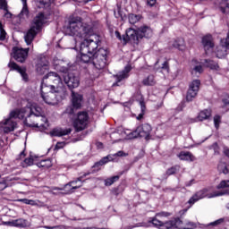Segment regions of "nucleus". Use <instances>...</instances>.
<instances>
[{
  "label": "nucleus",
  "mask_w": 229,
  "mask_h": 229,
  "mask_svg": "<svg viewBox=\"0 0 229 229\" xmlns=\"http://www.w3.org/2000/svg\"><path fill=\"white\" fill-rule=\"evenodd\" d=\"M42 114V107L37 104H29L26 107L16 109L11 112V117H18L22 119L25 126L35 128L38 115Z\"/></svg>",
  "instance_id": "f257e3e1"
},
{
  "label": "nucleus",
  "mask_w": 229,
  "mask_h": 229,
  "mask_svg": "<svg viewBox=\"0 0 229 229\" xmlns=\"http://www.w3.org/2000/svg\"><path fill=\"white\" fill-rule=\"evenodd\" d=\"M170 212H165V211H161L158 212L148 220V223H142V224H138L137 225H131L127 227L126 229H133L135 227L139 226H144L145 228H148V226H155V228L158 229H172V228H177V226H180L182 225V220L180 218H174L169 221L163 222L162 217H169L171 216Z\"/></svg>",
  "instance_id": "f03ea898"
},
{
  "label": "nucleus",
  "mask_w": 229,
  "mask_h": 229,
  "mask_svg": "<svg viewBox=\"0 0 229 229\" xmlns=\"http://www.w3.org/2000/svg\"><path fill=\"white\" fill-rule=\"evenodd\" d=\"M66 35L86 38L93 33L92 25L83 22V18L77 16L70 18L68 26L65 29Z\"/></svg>",
  "instance_id": "7ed1b4c3"
},
{
  "label": "nucleus",
  "mask_w": 229,
  "mask_h": 229,
  "mask_svg": "<svg viewBox=\"0 0 229 229\" xmlns=\"http://www.w3.org/2000/svg\"><path fill=\"white\" fill-rule=\"evenodd\" d=\"M84 40L81 43V60L84 64H89L92 60V56L98 53L96 49L99 47V36L90 34L86 38H82Z\"/></svg>",
  "instance_id": "20e7f679"
},
{
  "label": "nucleus",
  "mask_w": 229,
  "mask_h": 229,
  "mask_svg": "<svg viewBox=\"0 0 229 229\" xmlns=\"http://www.w3.org/2000/svg\"><path fill=\"white\" fill-rule=\"evenodd\" d=\"M47 84H41V98L47 105H58L62 99H64V94L65 90L56 89L55 85H50V90L47 92Z\"/></svg>",
  "instance_id": "39448f33"
},
{
  "label": "nucleus",
  "mask_w": 229,
  "mask_h": 229,
  "mask_svg": "<svg viewBox=\"0 0 229 229\" xmlns=\"http://www.w3.org/2000/svg\"><path fill=\"white\" fill-rule=\"evenodd\" d=\"M46 22V15L43 13H39L33 21L32 26L24 36V40L27 46H31V42L35 39L38 33L42 30V26Z\"/></svg>",
  "instance_id": "423d86ee"
},
{
  "label": "nucleus",
  "mask_w": 229,
  "mask_h": 229,
  "mask_svg": "<svg viewBox=\"0 0 229 229\" xmlns=\"http://www.w3.org/2000/svg\"><path fill=\"white\" fill-rule=\"evenodd\" d=\"M110 52L107 48H99L88 64H93L96 69L101 70L106 67L108 64V55Z\"/></svg>",
  "instance_id": "0eeeda50"
},
{
  "label": "nucleus",
  "mask_w": 229,
  "mask_h": 229,
  "mask_svg": "<svg viewBox=\"0 0 229 229\" xmlns=\"http://www.w3.org/2000/svg\"><path fill=\"white\" fill-rule=\"evenodd\" d=\"M151 131L153 128L149 123H143L136 128L135 131H131L130 130L123 131V133L128 136V139H137V137H142L147 140L151 137Z\"/></svg>",
  "instance_id": "6e6552de"
},
{
  "label": "nucleus",
  "mask_w": 229,
  "mask_h": 229,
  "mask_svg": "<svg viewBox=\"0 0 229 229\" xmlns=\"http://www.w3.org/2000/svg\"><path fill=\"white\" fill-rule=\"evenodd\" d=\"M43 83H48L47 85V89H51V85L55 86V90H65L64 88V82L62 81V77L55 72H50L43 78Z\"/></svg>",
  "instance_id": "1a4fd4ad"
},
{
  "label": "nucleus",
  "mask_w": 229,
  "mask_h": 229,
  "mask_svg": "<svg viewBox=\"0 0 229 229\" xmlns=\"http://www.w3.org/2000/svg\"><path fill=\"white\" fill-rule=\"evenodd\" d=\"M87 124H89V113L85 111L80 112L73 123L76 131H82L87 128Z\"/></svg>",
  "instance_id": "9d476101"
},
{
  "label": "nucleus",
  "mask_w": 229,
  "mask_h": 229,
  "mask_svg": "<svg viewBox=\"0 0 229 229\" xmlns=\"http://www.w3.org/2000/svg\"><path fill=\"white\" fill-rule=\"evenodd\" d=\"M89 174H90L89 173L84 174L83 175L80 176L79 178L66 183L64 186V187H68V190H66V194H72V192H74V191H76V189H80L81 187H82L83 186V179L86 176H89Z\"/></svg>",
  "instance_id": "9b49d317"
},
{
  "label": "nucleus",
  "mask_w": 229,
  "mask_h": 229,
  "mask_svg": "<svg viewBox=\"0 0 229 229\" xmlns=\"http://www.w3.org/2000/svg\"><path fill=\"white\" fill-rule=\"evenodd\" d=\"M13 119H19V116H12V113H10L9 117L0 123V128L4 130V133H10L15 130L17 123Z\"/></svg>",
  "instance_id": "f8f14e48"
},
{
  "label": "nucleus",
  "mask_w": 229,
  "mask_h": 229,
  "mask_svg": "<svg viewBox=\"0 0 229 229\" xmlns=\"http://www.w3.org/2000/svg\"><path fill=\"white\" fill-rule=\"evenodd\" d=\"M217 191H214L208 198H217L219 196L229 195V180H223L216 186Z\"/></svg>",
  "instance_id": "ddd939ff"
},
{
  "label": "nucleus",
  "mask_w": 229,
  "mask_h": 229,
  "mask_svg": "<svg viewBox=\"0 0 229 229\" xmlns=\"http://www.w3.org/2000/svg\"><path fill=\"white\" fill-rule=\"evenodd\" d=\"M199 85H201V81L199 80H195L190 84V88L186 95V101H192L194 98L198 96Z\"/></svg>",
  "instance_id": "4468645a"
},
{
  "label": "nucleus",
  "mask_w": 229,
  "mask_h": 229,
  "mask_svg": "<svg viewBox=\"0 0 229 229\" xmlns=\"http://www.w3.org/2000/svg\"><path fill=\"white\" fill-rule=\"evenodd\" d=\"M13 58L16 60V62H20V64H24L26 62V59L28 58V53H30V48H19V47H13Z\"/></svg>",
  "instance_id": "2eb2a0df"
},
{
  "label": "nucleus",
  "mask_w": 229,
  "mask_h": 229,
  "mask_svg": "<svg viewBox=\"0 0 229 229\" xmlns=\"http://www.w3.org/2000/svg\"><path fill=\"white\" fill-rule=\"evenodd\" d=\"M64 83L71 89L80 87V77L76 76L74 73H68L64 75Z\"/></svg>",
  "instance_id": "dca6fc26"
},
{
  "label": "nucleus",
  "mask_w": 229,
  "mask_h": 229,
  "mask_svg": "<svg viewBox=\"0 0 229 229\" xmlns=\"http://www.w3.org/2000/svg\"><path fill=\"white\" fill-rule=\"evenodd\" d=\"M140 38V34L139 30H135L133 29H128L126 30V38H123L124 42L130 40L132 44H139V39Z\"/></svg>",
  "instance_id": "f3484780"
},
{
  "label": "nucleus",
  "mask_w": 229,
  "mask_h": 229,
  "mask_svg": "<svg viewBox=\"0 0 229 229\" xmlns=\"http://www.w3.org/2000/svg\"><path fill=\"white\" fill-rule=\"evenodd\" d=\"M130 71H131V66L127 65V66H125L123 71H122L118 74H116L114 76L116 82H114L113 84V87H119V83H121V81H123V80H126V78H128L130 76L129 75Z\"/></svg>",
  "instance_id": "a211bd4d"
},
{
  "label": "nucleus",
  "mask_w": 229,
  "mask_h": 229,
  "mask_svg": "<svg viewBox=\"0 0 229 229\" xmlns=\"http://www.w3.org/2000/svg\"><path fill=\"white\" fill-rule=\"evenodd\" d=\"M36 71L38 74H44L46 71H49V61H47V58L41 57L37 65H36Z\"/></svg>",
  "instance_id": "6ab92c4d"
},
{
  "label": "nucleus",
  "mask_w": 229,
  "mask_h": 229,
  "mask_svg": "<svg viewBox=\"0 0 229 229\" xmlns=\"http://www.w3.org/2000/svg\"><path fill=\"white\" fill-rule=\"evenodd\" d=\"M202 46L205 49L206 55L212 53L214 49V42L212 41V35H207L202 38Z\"/></svg>",
  "instance_id": "aec40b11"
},
{
  "label": "nucleus",
  "mask_w": 229,
  "mask_h": 229,
  "mask_svg": "<svg viewBox=\"0 0 229 229\" xmlns=\"http://www.w3.org/2000/svg\"><path fill=\"white\" fill-rule=\"evenodd\" d=\"M83 103V95L72 90V105L75 110H80Z\"/></svg>",
  "instance_id": "412c9836"
},
{
  "label": "nucleus",
  "mask_w": 229,
  "mask_h": 229,
  "mask_svg": "<svg viewBox=\"0 0 229 229\" xmlns=\"http://www.w3.org/2000/svg\"><path fill=\"white\" fill-rule=\"evenodd\" d=\"M38 119H36V123L34 128H39V130H47V118L44 115V111L41 109V114H38Z\"/></svg>",
  "instance_id": "4be33fe9"
},
{
  "label": "nucleus",
  "mask_w": 229,
  "mask_h": 229,
  "mask_svg": "<svg viewBox=\"0 0 229 229\" xmlns=\"http://www.w3.org/2000/svg\"><path fill=\"white\" fill-rule=\"evenodd\" d=\"M226 49H229V32L227 33V37L225 39L224 45L218 47L216 49L217 58H225V56L227 55Z\"/></svg>",
  "instance_id": "5701e85b"
},
{
  "label": "nucleus",
  "mask_w": 229,
  "mask_h": 229,
  "mask_svg": "<svg viewBox=\"0 0 229 229\" xmlns=\"http://www.w3.org/2000/svg\"><path fill=\"white\" fill-rule=\"evenodd\" d=\"M8 67L11 68V71H17L24 81H28V73H26V68H21L15 62H10Z\"/></svg>",
  "instance_id": "b1692460"
},
{
  "label": "nucleus",
  "mask_w": 229,
  "mask_h": 229,
  "mask_svg": "<svg viewBox=\"0 0 229 229\" xmlns=\"http://www.w3.org/2000/svg\"><path fill=\"white\" fill-rule=\"evenodd\" d=\"M208 192V189H203L197 191L188 201L190 205H194L196 201H199V199H203V198H207V194Z\"/></svg>",
  "instance_id": "393cba45"
},
{
  "label": "nucleus",
  "mask_w": 229,
  "mask_h": 229,
  "mask_svg": "<svg viewBox=\"0 0 229 229\" xmlns=\"http://www.w3.org/2000/svg\"><path fill=\"white\" fill-rule=\"evenodd\" d=\"M7 224H9V226H15L16 228H28V226H30V223H28V220L23 218L13 220L7 222Z\"/></svg>",
  "instance_id": "a878e982"
},
{
  "label": "nucleus",
  "mask_w": 229,
  "mask_h": 229,
  "mask_svg": "<svg viewBox=\"0 0 229 229\" xmlns=\"http://www.w3.org/2000/svg\"><path fill=\"white\" fill-rule=\"evenodd\" d=\"M140 38H149L153 35V30L148 26H143L138 29Z\"/></svg>",
  "instance_id": "bb28decb"
},
{
  "label": "nucleus",
  "mask_w": 229,
  "mask_h": 229,
  "mask_svg": "<svg viewBox=\"0 0 229 229\" xmlns=\"http://www.w3.org/2000/svg\"><path fill=\"white\" fill-rule=\"evenodd\" d=\"M177 157L186 162H194V160H196V157L189 151H181L177 154Z\"/></svg>",
  "instance_id": "cd10ccee"
},
{
  "label": "nucleus",
  "mask_w": 229,
  "mask_h": 229,
  "mask_svg": "<svg viewBox=\"0 0 229 229\" xmlns=\"http://www.w3.org/2000/svg\"><path fill=\"white\" fill-rule=\"evenodd\" d=\"M72 131V129L68 128V129H54L50 134L53 137H64L65 135H69Z\"/></svg>",
  "instance_id": "c85d7f7f"
},
{
  "label": "nucleus",
  "mask_w": 229,
  "mask_h": 229,
  "mask_svg": "<svg viewBox=\"0 0 229 229\" xmlns=\"http://www.w3.org/2000/svg\"><path fill=\"white\" fill-rule=\"evenodd\" d=\"M212 115V110L205 109L201 111L196 119L192 120L191 123H198V121H205Z\"/></svg>",
  "instance_id": "c756f323"
},
{
  "label": "nucleus",
  "mask_w": 229,
  "mask_h": 229,
  "mask_svg": "<svg viewBox=\"0 0 229 229\" xmlns=\"http://www.w3.org/2000/svg\"><path fill=\"white\" fill-rule=\"evenodd\" d=\"M142 84L145 87H153V85L157 84V81L155 80V75H148L142 81Z\"/></svg>",
  "instance_id": "7c9ffc66"
},
{
  "label": "nucleus",
  "mask_w": 229,
  "mask_h": 229,
  "mask_svg": "<svg viewBox=\"0 0 229 229\" xmlns=\"http://www.w3.org/2000/svg\"><path fill=\"white\" fill-rule=\"evenodd\" d=\"M174 228H182V229H194L196 228V223L186 220L184 223L181 220V225Z\"/></svg>",
  "instance_id": "2f4dec72"
},
{
  "label": "nucleus",
  "mask_w": 229,
  "mask_h": 229,
  "mask_svg": "<svg viewBox=\"0 0 229 229\" xmlns=\"http://www.w3.org/2000/svg\"><path fill=\"white\" fill-rule=\"evenodd\" d=\"M203 64L206 67H208L212 71H219V64L212 60L206 59L204 60Z\"/></svg>",
  "instance_id": "473e14b6"
},
{
  "label": "nucleus",
  "mask_w": 229,
  "mask_h": 229,
  "mask_svg": "<svg viewBox=\"0 0 229 229\" xmlns=\"http://www.w3.org/2000/svg\"><path fill=\"white\" fill-rule=\"evenodd\" d=\"M112 160H114V158H112L111 155L106 156L95 163L94 167H101V165H105V164H108V162H112Z\"/></svg>",
  "instance_id": "72a5a7b5"
},
{
  "label": "nucleus",
  "mask_w": 229,
  "mask_h": 229,
  "mask_svg": "<svg viewBox=\"0 0 229 229\" xmlns=\"http://www.w3.org/2000/svg\"><path fill=\"white\" fill-rule=\"evenodd\" d=\"M22 3V9L20 13V17H28L30 15V10L28 9V0H21Z\"/></svg>",
  "instance_id": "f704fd0d"
},
{
  "label": "nucleus",
  "mask_w": 229,
  "mask_h": 229,
  "mask_svg": "<svg viewBox=\"0 0 229 229\" xmlns=\"http://www.w3.org/2000/svg\"><path fill=\"white\" fill-rule=\"evenodd\" d=\"M53 165L51 159L41 160L38 163V167H44L45 169H49Z\"/></svg>",
  "instance_id": "c9c22d12"
},
{
  "label": "nucleus",
  "mask_w": 229,
  "mask_h": 229,
  "mask_svg": "<svg viewBox=\"0 0 229 229\" xmlns=\"http://www.w3.org/2000/svg\"><path fill=\"white\" fill-rule=\"evenodd\" d=\"M217 170L219 171V173H223V174H228L229 173L228 165H226V163H219Z\"/></svg>",
  "instance_id": "e433bc0d"
},
{
  "label": "nucleus",
  "mask_w": 229,
  "mask_h": 229,
  "mask_svg": "<svg viewBox=\"0 0 229 229\" xmlns=\"http://www.w3.org/2000/svg\"><path fill=\"white\" fill-rule=\"evenodd\" d=\"M140 21V15L137 14H129V22L130 24H137Z\"/></svg>",
  "instance_id": "4c0bfd02"
},
{
  "label": "nucleus",
  "mask_w": 229,
  "mask_h": 229,
  "mask_svg": "<svg viewBox=\"0 0 229 229\" xmlns=\"http://www.w3.org/2000/svg\"><path fill=\"white\" fill-rule=\"evenodd\" d=\"M119 180V175H114L111 178H108L105 181V185H106L107 187H110V185H114V183H115V182H117Z\"/></svg>",
  "instance_id": "58836bf2"
},
{
  "label": "nucleus",
  "mask_w": 229,
  "mask_h": 229,
  "mask_svg": "<svg viewBox=\"0 0 229 229\" xmlns=\"http://www.w3.org/2000/svg\"><path fill=\"white\" fill-rule=\"evenodd\" d=\"M20 203H24V205H31L32 207H35L36 205H38L36 200L29 199H18Z\"/></svg>",
  "instance_id": "ea45409f"
},
{
  "label": "nucleus",
  "mask_w": 229,
  "mask_h": 229,
  "mask_svg": "<svg viewBox=\"0 0 229 229\" xmlns=\"http://www.w3.org/2000/svg\"><path fill=\"white\" fill-rule=\"evenodd\" d=\"M174 47L180 49V51H183L185 49V43L182 39H180L179 41L174 42Z\"/></svg>",
  "instance_id": "a19ab883"
},
{
  "label": "nucleus",
  "mask_w": 229,
  "mask_h": 229,
  "mask_svg": "<svg viewBox=\"0 0 229 229\" xmlns=\"http://www.w3.org/2000/svg\"><path fill=\"white\" fill-rule=\"evenodd\" d=\"M6 30H4V25L0 21V40H6Z\"/></svg>",
  "instance_id": "79ce46f5"
},
{
  "label": "nucleus",
  "mask_w": 229,
  "mask_h": 229,
  "mask_svg": "<svg viewBox=\"0 0 229 229\" xmlns=\"http://www.w3.org/2000/svg\"><path fill=\"white\" fill-rule=\"evenodd\" d=\"M141 113L137 116L138 121H140L142 117H144V112H146V104H144V101H140Z\"/></svg>",
  "instance_id": "37998d69"
},
{
  "label": "nucleus",
  "mask_w": 229,
  "mask_h": 229,
  "mask_svg": "<svg viewBox=\"0 0 229 229\" xmlns=\"http://www.w3.org/2000/svg\"><path fill=\"white\" fill-rule=\"evenodd\" d=\"M23 167H30V165H33V157H27L24 159L22 163Z\"/></svg>",
  "instance_id": "c03bdc74"
},
{
  "label": "nucleus",
  "mask_w": 229,
  "mask_h": 229,
  "mask_svg": "<svg viewBox=\"0 0 229 229\" xmlns=\"http://www.w3.org/2000/svg\"><path fill=\"white\" fill-rule=\"evenodd\" d=\"M208 148L214 151V155H219V145L217 142L213 143Z\"/></svg>",
  "instance_id": "a18cd8bd"
},
{
  "label": "nucleus",
  "mask_w": 229,
  "mask_h": 229,
  "mask_svg": "<svg viewBox=\"0 0 229 229\" xmlns=\"http://www.w3.org/2000/svg\"><path fill=\"white\" fill-rule=\"evenodd\" d=\"M214 124L215 128L217 130L219 128V124H221V116L219 114L214 116Z\"/></svg>",
  "instance_id": "49530a36"
},
{
  "label": "nucleus",
  "mask_w": 229,
  "mask_h": 229,
  "mask_svg": "<svg viewBox=\"0 0 229 229\" xmlns=\"http://www.w3.org/2000/svg\"><path fill=\"white\" fill-rule=\"evenodd\" d=\"M178 171V166H173L171 168H169L167 171H166V174L168 176H171V174H176V172Z\"/></svg>",
  "instance_id": "de8ad7c7"
},
{
  "label": "nucleus",
  "mask_w": 229,
  "mask_h": 229,
  "mask_svg": "<svg viewBox=\"0 0 229 229\" xmlns=\"http://www.w3.org/2000/svg\"><path fill=\"white\" fill-rule=\"evenodd\" d=\"M191 72L192 74H194V72H199V74H201V72H203V66H201V64L196 65L195 67H193Z\"/></svg>",
  "instance_id": "09e8293b"
},
{
  "label": "nucleus",
  "mask_w": 229,
  "mask_h": 229,
  "mask_svg": "<svg viewBox=\"0 0 229 229\" xmlns=\"http://www.w3.org/2000/svg\"><path fill=\"white\" fill-rule=\"evenodd\" d=\"M4 10V17L5 19H11L12 18V13H10V11H8V7H6L5 9H3Z\"/></svg>",
  "instance_id": "8fccbe9b"
},
{
  "label": "nucleus",
  "mask_w": 229,
  "mask_h": 229,
  "mask_svg": "<svg viewBox=\"0 0 229 229\" xmlns=\"http://www.w3.org/2000/svg\"><path fill=\"white\" fill-rule=\"evenodd\" d=\"M74 110H77L76 108H74V106H69L66 110H65V113L66 114H69L70 115H72V114H74Z\"/></svg>",
  "instance_id": "3c124183"
},
{
  "label": "nucleus",
  "mask_w": 229,
  "mask_h": 229,
  "mask_svg": "<svg viewBox=\"0 0 229 229\" xmlns=\"http://www.w3.org/2000/svg\"><path fill=\"white\" fill-rule=\"evenodd\" d=\"M5 8H8V3L6 0H0V10H4Z\"/></svg>",
  "instance_id": "603ef678"
},
{
  "label": "nucleus",
  "mask_w": 229,
  "mask_h": 229,
  "mask_svg": "<svg viewBox=\"0 0 229 229\" xmlns=\"http://www.w3.org/2000/svg\"><path fill=\"white\" fill-rule=\"evenodd\" d=\"M114 17L116 19H123V12L121 9L118 7L117 12L114 11Z\"/></svg>",
  "instance_id": "864d4df0"
},
{
  "label": "nucleus",
  "mask_w": 229,
  "mask_h": 229,
  "mask_svg": "<svg viewBox=\"0 0 229 229\" xmlns=\"http://www.w3.org/2000/svg\"><path fill=\"white\" fill-rule=\"evenodd\" d=\"M225 223V218H219L218 220L212 222L210 225L211 226H217V225H221Z\"/></svg>",
  "instance_id": "5fc2aeb1"
},
{
  "label": "nucleus",
  "mask_w": 229,
  "mask_h": 229,
  "mask_svg": "<svg viewBox=\"0 0 229 229\" xmlns=\"http://www.w3.org/2000/svg\"><path fill=\"white\" fill-rule=\"evenodd\" d=\"M62 148H65V141L56 143L55 149H62Z\"/></svg>",
  "instance_id": "6e6d98bb"
},
{
  "label": "nucleus",
  "mask_w": 229,
  "mask_h": 229,
  "mask_svg": "<svg viewBox=\"0 0 229 229\" xmlns=\"http://www.w3.org/2000/svg\"><path fill=\"white\" fill-rule=\"evenodd\" d=\"M67 190H69V187H65V184L64 187H54L53 191H65V194H67Z\"/></svg>",
  "instance_id": "4d7b16f0"
},
{
  "label": "nucleus",
  "mask_w": 229,
  "mask_h": 229,
  "mask_svg": "<svg viewBox=\"0 0 229 229\" xmlns=\"http://www.w3.org/2000/svg\"><path fill=\"white\" fill-rule=\"evenodd\" d=\"M225 106H229V95H225V98L222 99Z\"/></svg>",
  "instance_id": "13d9d810"
},
{
  "label": "nucleus",
  "mask_w": 229,
  "mask_h": 229,
  "mask_svg": "<svg viewBox=\"0 0 229 229\" xmlns=\"http://www.w3.org/2000/svg\"><path fill=\"white\" fill-rule=\"evenodd\" d=\"M7 185H6V181L3 180L0 181V191H4V189H6Z\"/></svg>",
  "instance_id": "bf43d9fd"
},
{
  "label": "nucleus",
  "mask_w": 229,
  "mask_h": 229,
  "mask_svg": "<svg viewBox=\"0 0 229 229\" xmlns=\"http://www.w3.org/2000/svg\"><path fill=\"white\" fill-rule=\"evenodd\" d=\"M114 157H128V154L124 153V151L120 150L114 155Z\"/></svg>",
  "instance_id": "052dcab7"
},
{
  "label": "nucleus",
  "mask_w": 229,
  "mask_h": 229,
  "mask_svg": "<svg viewBox=\"0 0 229 229\" xmlns=\"http://www.w3.org/2000/svg\"><path fill=\"white\" fill-rule=\"evenodd\" d=\"M38 3H40V4H50V3H53V1L55 0H37Z\"/></svg>",
  "instance_id": "680f3d73"
},
{
  "label": "nucleus",
  "mask_w": 229,
  "mask_h": 229,
  "mask_svg": "<svg viewBox=\"0 0 229 229\" xmlns=\"http://www.w3.org/2000/svg\"><path fill=\"white\" fill-rule=\"evenodd\" d=\"M162 69H163L164 71H166V72H169V63L165 62V63L162 64Z\"/></svg>",
  "instance_id": "e2e57ef3"
},
{
  "label": "nucleus",
  "mask_w": 229,
  "mask_h": 229,
  "mask_svg": "<svg viewBox=\"0 0 229 229\" xmlns=\"http://www.w3.org/2000/svg\"><path fill=\"white\" fill-rule=\"evenodd\" d=\"M223 13H229V4H226L225 7H221Z\"/></svg>",
  "instance_id": "0e129e2a"
},
{
  "label": "nucleus",
  "mask_w": 229,
  "mask_h": 229,
  "mask_svg": "<svg viewBox=\"0 0 229 229\" xmlns=\"http://www.w3.org/2000/svg\"><path fill=\"white\" fill-rule=\"evenodd\" d=\"M147 4H148V6H155L157 0H147Z\"/></svg>",
  "instance_id": "69168bd1"
},
{
  "label": "nucleus",
  "mask_w": 229,
  "mask_h": 229,
  "mask_svg": "<svg viewBox=\"0 0 229 229\" xmlns=\"http://www.w3.org/2000/svg\"><path fill=\"white\" fill-rule=\"evenodd\" d=\"M224 155H225V157H228V158H229V148H228V147L224 148Z\"/></svg>",
  "instance_id": "338daca9"
},
{
  "label": "nucleus",
  "mask_w": 229,
  "mask_h": 229,
  "mask_svg": "<svg viewBox=\"0 0 229 229\" xmlns=\"http://www.w3.org/2000/svg\"><path fill=\"white\" fill-rule=\"evenodd\" d=\"M43 228H46V229H56V228H60V226H58V225H55V226L44 225Z\"/></svg>",
  "instance_id": "774afa93"
}]
</instances>
